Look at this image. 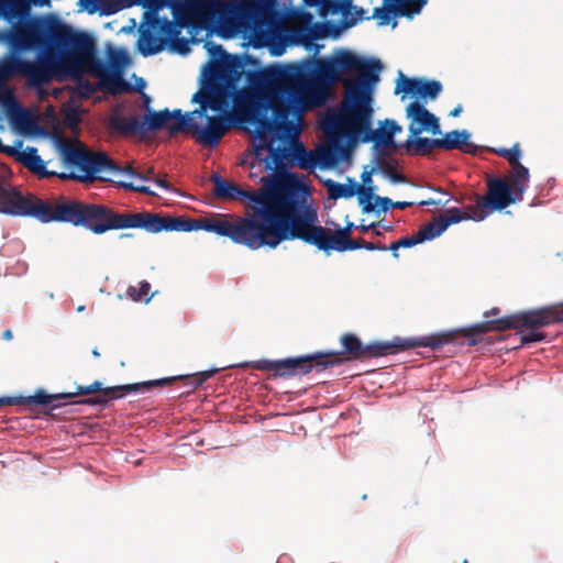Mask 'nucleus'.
I'll return each mask as SVG.
<instances>
[{
  "label": "nucleus",
  "mask_w": 563,
  "mask_h": 563,
  "mask_svg": "<svg viewBox=\"0 0 563 563\" xmlns=\"http://www.w3.org/2000/svg\"><path fill=\"white\" fill-rule=\"evenodd\" d=\"M399 80L406 84V87L401 88L400 84H398L396 93L405 90L413 97L434 99L442 91V84L439 80L409 79L401 71H399Z\"/></svg>",
  "instance_id": "nucleus-28"
},
{
  "label": "nucleus",
  "mask_w": 563,
  "mask_h": 563,
  "mask_svg": "<svg viewBox=\"0 0 563 563\" xmlns=\"http://www.w3.org/2000/svg\"><path fill=\"white\" fill-rule=\"evenodd\" d=\"M488 196L478 203L479 207L500 211L516 201L522 200L518 194L500 177L490 179L487 184Z\"/></svg>",
  "instance_id": "nucleus-23"
},
{
  "label": "nucleus",
  "mask_w": 563,
  "mask_h": 563,
  "mask_svg": "<svg viewBox=\"0 0 563 563\" xmlns=\"http://www.w3.org/2000/svg\"><path fill=\"white\" fill-rule=\"evenodd\" d=\"M394 201L388 197H375V211L376 214L380 212H387L390 208H393Z\"/></svg>",
  "instance_id": "nucleus-45"
},
{
  "label": "nucleus",
  "mask_w": 563,
  "mask_h": 563,
  "mask_svg": "<svg viewBox=\"0 0 563 563\" xmlns=\"http://www.w3.org/2000/svg\"><path fill=\"white\" fill-rule=\"evenodd\" d=\"M411 206H413V202H411V201H396V202H394L393 208L406 209Z\"/></svg>",
  "instance_id": "nucleus-58"
},
{
  "label": "nucleus",
  "mask_w": 563,
  "mask_h": 563,
  "mask_svg": "<svg viewBox=\"0 0 563 563\" xmlns=\"http://www.w3.org/2000/svg\"><path fill=\"white\" fill-rule=\"evenodd\" d=\"M90 203L71 200L55 207V222L70 223L88 229Z\"/></svg>",
  "instance_id": "nucleus-26"
},
{
  "label": "nucleus",
  "mask_w": 563,
  "mask_h": 563,
  "mask_svg": "<svg viewBox=\"0 0 563 563\" xmlns=\"http://www.w3.org/2000/svg\"><path fill=\"white\" fill-rule=\"evenodd\" d=\"M195 115H197L196 110L183 114L180 109L174 111L148 109L143 119L139 117L120 118L114 125L125 134L145 133L165 128L170 135H175L183 131L194 130L199 141V129L202 126L195 122Z\"/></svg>",
  "instance_id": "nucleus-10"
},
{
  "label": "nucleus",
  "mask_w": 563,
  "mask_h": 563,
  "mask_svg": "<svg viewBox=\"0 0 563 563\" xmlns=\"http://www.w3.org/2000/svg\"><path fill=\"white\" fill-rule=\"evenodd\" d=\"M342 358L338 353H317L313 355H303L298 357H287L283 360H261L254 364V367L261 371H274L278 376H295L298 374H308L312 369L322 372L329 367L338 366Z\"/></svg>",
  "instance_id": "nucleus-13"
},
{
  "label": "nucleus",
  "mask_w": 563,
  "mask_h": 563,
  "mask_svg": "<svg viewBox=\"0 0 563 563\" xmlns=\"http://www.w3.org/2000/svg\"><path fill=\"white\" fill-rule=\"evenodd\" d=\"M499 312L497 308L485 312L486 320L473 327L477 333H485L490 330L516 329L520 327L527 328L519 332L521 344L541 342L544 340V333L538 331L539 328L553 323L563 322V305L545 306L538 309L525 310L516 312L499 319H490Z\"/></svg>",
  "instance_id": "nucleus-8"
},
{
  "label": "nucleus",
  "mask_w": 563,
  "mask_h": 563,
  "mask_svg": "<svg viewBox=\"0 0 563 563\" xmlns=\"http://www.w3.org/2000/svg\"><path fill=\"white\" fill-rule=\"evenodd\" d=\"M353 67V59L308 57L297 63L268 67H242L240 59L228 66L227 75L201 82L191 101L199 104V118L207 124L199 129V143L216 147L228 129L227 115L241 109L243 122L253 126L258 141L273 132L287 133L306 110L322 107L331 97V87L341 80L342 70Z\"/></svg>",
  "instance_id": "nucleus-1"
},
{
  "label": "nucleus",
  "mask_w": 563,
  "mask_h": 563,
  "mask_svg": "<svg viewBox=\"0 0 563 563\" xmlns=\"http://www.w3.org/2000/svg\"><path fill=\"white\" fill-rule=\"evenodd\" d=\"M461 112H462V106H461V104H459L456 108H454V109L451 111L450 115H451V117H459Z\"/></svg>",
  "instance_id": "nucleus-62"
},
{
  "label": "nucleus",
  "mask_w": 563,
  "mask_h": 563,
  "mask_svg": "<svg viewBox=\"0 0 563 563\" xmlns=\"http://www.w3.org/2000/svg\"><path fill=\"white\" fill-rule=\"evenodd\" d=\"M143 212L119 213L104 205L90 203L88 229L95 234H103L109 230L142 229Z\"/></svg>",
  "instance_id": "nucleus-16"
},
{
  "label": "nucleus",
  "mask_w": 563,
  "mask_h": 563,
  "mask_svg": "<svg viewBox=\"0 0 563 563\" xmlns=\"http://www.w3.org/2000/svg\"><path fill=\"white\" fill-rule=\"evenodd\" d=\"M494 152L500 157L506 158L511 165L520 163L519 159L521 157V151L519 144H515L511 148H497L494 150Z\"/></svg>",
  "instance_id": "nucleus-42"
},
{
  "label": "nucleus",
  "mask_w": 563,
  "mask_h": 563,
  "mask_svg": "<svg viewBox=\"0 0 563 563\" xmlns=\"http://www.w3.org/2000/svg\"><path fill=\"white\" fill-rule=\"evenodd\" d=\"M137 29H139V25L136 23V20L135 19H130L129 25H125V26L121 27L120 32L121 33H125V34H132L135 31L137 32Z\"/></svg>",
  "instance_id": "nucleus-52"
},
{
  "label": "nucleus",
  "mask_w": 563,
  "mask_h": 563,
  "mask_svg": "<svg viewBox=\"0 0 563 563\" xmlns=\"http://www.w3.org/2000/svg\"><path fill=\"white\" fill-rule=\"evenodd\" d=\"M175 378L176 377H167V378L154 379V380L136 383V384H128V385L107 387V388H101V383L96 380L88 386H78L76 391H70L69 394H71V398H74L78 395H89V394L99 391L95 396H91L84 400L77 401V404L104 407L108 405V402L111 399L121 398L124 395V394H120V391L136 393L140 390H145V389L147 390L153 386L166 385V384L170 383L172 380H174Z\"/></svg>",
  "instance_id": "nucleus-17"
},
{
  "label": "nucleus",
  "mask_w": 563,
  "mask_h": 563,
  "mask_svg": "<svg viewBox=\"0 0 563 563\" xmlns=\"http://www.w3.org/2000/svg\"><path fill=\"white\" fill-rule=\"evenodd\" d=\"M317 220V209L312 206L308 187L303 183L297 184L283 230L277 239L278 244L283 241L301 240L323 252L358 250L360 241L349 238L355 228L353 222H347L332 236L327 228L316 224Z\"/></svg>",
  "instance_id": "nucleus-5"
},
{
  "label": "nucleus",
  "mask_w": 563,
  "mask_h": 563,
  "mask_svg": "<svg viewBox=\"0 0 563 563\" xmlns=\"http://www.w3.org/2000/svg\"><path fill=\"white\" fill-rule=\"evenodd\" d=\"M349 184H341L332 179H327L324 181V186L328 190V196L332 200H338L341 198H352L360 190V184H357L353 178H347Z\"/></svg>",
  "instance_id": "nucleus-33"
},
{
  "label": "nucleus",
  "mask_w": 563,
  "mask_h": 563,
  "mask_svg": "<svg viewBox=\"0 0 563 563\" xmlns=\"http://www.w3.org/2000/svg\"><path fill=\"white\" fill-rule=\"evenodd\" d=\"M167 9L172 18L161 15L143 35L137 36L135 49L143 57L155 56L165 49L188 54L195 38L181 36V31L189 27L195 16L208 13L212 7L207 0H174Z\"/></svg>",
  "instance_id": "nucleus-6"
},
{
  "label": "nucleus",
  "mask_w": 563,
  "mask_h": 563,
  "mask_svg": "<svg viewBox=\"0 0 563 563\" xmlns=\"http://www.w3.org/2000/svg\"><path fill=\"white\" fill-rule=\"evenodd\" d=\"M71 394L59 393L48 394L44 389H38L34 395L31 396H18V397H0L1 405H22V404H34L41 406H48L52 410L62 407L64 404L60 402L65 399H70Z\"/></svg>",
  "instance_id": "nucleus-27"
},
{
  "label": "nucleus",
  "mask_w": 563,
  "mask_h": 563,
  "mask_svg": "<svg viewBox=\"0 0 563 563\" xmlns=\"http://www.w3.org/2000/svg\"><path fill=\"white\" fill-rule=\"evenodd\" d=\"M341 343L344 353L353 354L356 357H362L364 355L375 357L383 356L386 355L388 351L391 349L405 351L413 346H427L432 350H438L442 345V341L435 336H422L410 339L396 338L393 341L374 342L367 345H363L360 339L351 333L342 335Z\"/></svg>",
  "instance_id": "nucleus-14"
},
{
  "label": "nucleus",
  "mask_w": 563,
  "mask_h": 563,
  "mask_svg": "<svg viewBox=\"0 0 563 563\" xmlns=\"http://www.w3.org/2000/svg\"><path fill=\"white\" fill-rule=\"evenodd\" d=\"M203 48L207 51L210 58L203 67L201 82H209L225 76L228 66L233 63L234 59H240L242 67L257 64V59L252 55L229 54L222 45L214 43L210 38H205Z\"/></svg>",
  "instance_id": "nucleus-18"
},
{
  "label": "nucleus",
  "mask_w": 563,
  "mask_h": 563,
  "mask_svg": "<svg viewBox=\"0 0 563 563\" xmlns=\"http://www.w3.org/2000/svg\"><path fill=\"white\" fill-rule=\"evenodd\" d=\"M471 132L467 130H453L446 132L442 139H440V148L452 151L460 150L463 153L475 155L479 146L471 142Z\"/></svg>",
  "instance_id": "nucleus-29"
},
{
  "label": "nucleus",
  "mask_w": 563,
  "mask_h": 563,
  "mask_svg": "<svg viewBox=\"0 0 563 563\" xmlns=\"http://www.w3.org/2000/svg\"><path fill=\"white\" fill-rule=\"evenodd\" d=\"M346 27H343V19L340 23H335L332 21L327 22H316L309 27H305L298 31L300 38V42L305 45L307 49L314 48L316 54L321 48V45L314 44L313 42L316 40L325 37V36H338L342 30H345Z\"/></svg>",
  "instance_id": "nucleus-25"
},
{
  "label": "nucleus",
  "mask_w": 563,
  "mask_h": 563,
  "mask_svg": "<svg viewBox=\"0 0 563 563\" xmlns=\"http://www.w3.org/2000/svg\"><path fill=\"white\" fill-rule=\"evenodd\" d=\"M13 338V333L10 329L5 330L3 333H2V339L5 340V341H10L12 340Z\"/></svg>",
  "instance_id": "nucleus-61"
},
{
  "label": "nucleus",
  "mask_w": 563,
  "mask_h": 563,
  "mask_svg": "<svg viewBox=\"0 0 563 563\" xmlns=\"http://www.w3.org/2000/svg\"><path fill=\"white\" fill-rule=\"evenodd\" d=\"M398 167V159L389 156L383 150L374 158V170L380 172L384 176Z\"/></svg>",
  "instance_id": "nucleus-36"
},
{
  "label": "nucleus",
  "mask_w": 563,
  "mask_h": 563,
  "mask_svg": "<svg viewBox=\"0 0 563 563\" xmlns=\"http://www.w3.org/2000/svg\"><path fill=\"white\" fill-rule=\"evenodd\" d=\"M358 249H364L367 251H389L388 246H386V245L376 244L373 242H365V241H360Z\"/></svg>",
  "instance_id": "nucleus-49"
},
{
  "label": "nucleus",
  "mask_w": 563,
  "mask_h": 563,
  "mask_svg": "<svg viewBox=\"0 0 563 563\" xmlns=\"http://www.w3.org/2000/svg\"><path fill=\"white\" fill-rule=\"evenodd\" d=\"M349 56L353 59V67L342 70L343 73H357L356 78L351 81L344 92L342 102V122L347 129L342 135L349 141V147L360 140L362 143L375 142L374 147L385 148L389 146L399 147L394 143L395 135L401 131L400 125L391 119L380 122V129L372 130L371 120L373 115V100L375 87L379 81V73L383 64L377 58H365L357 56L349 49L340 48L329 59H341Z\"/></svg>",
  "instance_id": "nucleus-3"
},
{
  "label": "nucleus",
  "mask_w": 563,
  "mask_h": 563,
  "mask_svg": "<svg viewBox=\"0 0 563 563\" xmlns=\"http://www.w3.org/2000/svg\"><path fill=\"white\" fill-rule=\"evenodd\" d=\"M197 230L229 238L232 242L251 250H257L262 246L272 249L277 246L271 243V238L262 233L261 228L256 225L255 217L240 218L235 222L225 219H195V231Z\"/></svg>",
  "instance_id": "nucleus-12"
},
{
  "label": "nucleus",
  "mask_w": 563,
  "mask_h": 563,
  "mask_svg": "<svg viewBox=\"0 0 563 563\" xmlns=\"http://www.w3.org/2000/svg\"><path fill=\"white\" fill-rule=\"evenodd\" d=\"M411 3H415V7L411 9L407 8V13L404 16L408 19H413L415 15L419 14L422 8L427 4V0H415Z\"/></svg>",
  "instance_id": "nucleus-47"
},
{
  "label": "nucleus",
  "mask_w": 563,
  "mask_h": 563,
  "mask_svg": "<svg viewBox=\"0 0 563 563\" xmlns=\"http://www.w3.org/2000/svg\"><path fill=\"white\" fill-rule=\"evenodd\" d=\"M134 77H135V86L134 87L131 86L130 90L134 89L135 91L142 92L146 86V82L141 77H136V76H134Z\"/></svg>",
  "instance_id": "nucleus-56"
},
{
  "label": "nucleus",
  "mask_w": 563,
  "mask_h": 563,
  "mask_svg": "<svg viewBox=\"0 0 563 563\" xmlns=\"http://www.w3.org/2000/svg\"><path fill=\"white\" fill-rule=\"evenodd\" d=\"M356 195L363 213H371L375 211V205L372 203V200H375L376 196L374 195V189L372 187H363L360 185V190Z\"/></svg>",
  "instance_id": "nucleus-38"
},
{
  "label": "nucleus",
  "mask_w": 563,
  "mask_h": 563,
  "mask_svg": "<svg viewBox=\"0 0 563 563\" xmlns=\"http://www.w3.org/2000/svg\"><path fill=\"white\" fill-rule=\"evenodd\" d=\"M212 10L195 16L187 29L191 44L203 43L198 34L206 31V38L217 35L231 40L242 34L254 48L269 46L284 9L279 0H207Z\"/></svg>",
  "instance_id": "nucleus-2"
},
{
  "label": "nucleus",
  "mask_w": 563,
  "mask_h": 563,
  "mask_svg": "<svg viewBox=\"0 0 563 563\" xmlns=\"http://www.w3.org/2000/svg\"><path fill=\"white\" fill-rule=\"evenodd\" d=\"M283 133L273 132L268 135L267 141H258L257 145L273 144V147H286L288 150V156L284 159V169L278 170L276 175L285 183L299 184L300 181L286 180L287 168L289 165H296L301 169H314L320 168H333L340 162L350 157L349 141L341 134L334 135L331 139V145L329 147L321 148L318 153L308 151L303 144L299 141L292 145H288L285 142L275 144L276 140Z\"/></svg>",
  "instance_id": "nucleus-9"
},
{
  "label": "nucleus",
  "mask_w": 563,
  "mask_h": 563,
  "mask_svg": "<svg viewBox=\"0 0 563 563\" xmlns=\"http://www.w3.org/2000/svg\"><path fill=\"white\" fill-rule=\"evenodd\" d=\"M448 228V223L441 217L421 228L419 230V233L421 235L422 241L424 242L440 236Z\"/></svg>",
  "instance_id": "nucleus-35"
},
{
  "label": "nucleus",
  "mask_w": 563,
  "mask_h": 563,
  "mask_svg": "<svg viewBox=\"0 0 563 563\" xmlns=\"http://www.w3.org/2000/svg\"><path fill=\"white\" fill-rule=\"evenodd\" d=\"M227 366H224L225 368ZM228 367H233V365H229ZM221 369H223V367H221ZM220 371V368H211V369H208V371H203V372H200L197 374V383L196 385H201L202 383H205L207 379L211 378L216 373H218Z\"/></svg>",
  "instance_id": "nucleus-48"
},
{
  "label": "nucleus",
  "mask_w": 563,
  "mask_h": 563,
  "mask_svg": "<svg viewBox=\"0 0 563 563\" xmlns=\"http://www.w3.org/2000/svg\"><path fill=\"white\" fill-rule=\"evenodd\" d=\"M66 164L77 167L82 174H57L62 179H78L81 181L113 180L115 176L123 175L124 170L115 164L104 152L89 153L78 150L69 144L59 147Z\"/></svg>",
  "instance_id": "nucleus-11"
},
{
  "label": "nucleus",
  "mask_w": 563,
  "mask_h": 563,
  "mask_svg": "<svg viewBox=\"0 0 563 563\" xmlns=\"http://www.w3.org/2000/svg\"><path fill=\"white\" fill-rule=\"evenodd\" d=\"M10 95L11 92L7 95L9 98L8 101L3 100L8 110L9 120L18 130H23L27 128L32 121L30 112L18 101L12 99Z\"/></svg>",
  "instance_id": "nucleus-32"
},
{
  "label": "nucleus",
  "mask_w": 563,
  "mask_h": 563,
  "mask_svg": "<svg viewBox=\"0 0 563 563\" xmlns=\"http://www.w3.org/2000/svg\"><path fill=\"white\" fill-rule=\"evenodd\" d=\"M379 225H380V222H377V223L373 222V223H369V224L361 223L357 228L360 229L361 232L366 233L369 230L375 229V228H377Z\"/></svg>",
  "instance_id": "nucleus-57"
},
{
  "label": "nucleus",
  "mask_w": 563,
  "mask_h": 563,
  "mask_svg": "<svg viewBox=\"0 0 563 563\" xmlns=\"http://www.w3.org/2000/svg\"><path fill=\"white\" fill-rule=\"evenodd\" d=\"M346 9H349V12L346 13L347 14L346 20L351 21V20L355 19V22L352 24V26H354L360 20H362L365 11L362 8H357L356 5H354L352 3V0L350 1L349 5H346Z\"/></svg>",
  "instance_id": "nucleus-46"
},
{
  "label": "nucleus",
  "mask_w": 563,
  "mask_h": 563,
  "mask_svg": "<svg viewBox=\"0 0 563 563\" xmlns=\"http://www.w3.org/2000/svg\"><path fill=\"white\" fill-rule=\"evenodd\" d=\"M143 181L144 180H140V179H134L133 181H126V180H123V179H118L117 184L120 187L124 188V189H129V190L142 192V194H146V195H150V196H155L156 194L151 189V187L144 186V185L141 184Z\"/></svg>",
  "instance_id": "nucleus-41"
},
{
  "label": "nucleus",
  "mask_w": 563,
  "mask_h": 563,
  "mask_svg": "<svg viewBox=\"0 0 563 563\" xmlns=\"http://www.w3.org/2000/svg\"><path fill=\"white\" fill-rule=\"evenodd\" d=\"M150 290V283L143 280L140 283L139 288L134 286H129L126 289V296L131 298L133 301H142L144 299L145 302H148L151 300V297L147 296Z\"/></svg>",
  "instance_id": "nucleus-39"
},
{
  "label": "nucleus",
  "mask_w": 563,
  "mask_h": 563,
  "mask_svg": "<svg viewBox=\"0 0 563 563\" xmlns=\"http://www.w3.org/2000/svg\"><path fill=\"white\" fill-rule=\"evenodd\" d=\"M408 155L427 156L434 148H440V139L422 137L409 133L408 139L401 144Z\"/></svg>",
  "instance_id": "nucleus-31"
},
{
  "label": "nucleus",
  "mask_w": 563,
  "mask_h": 563,
  "mask_svg": "<svg viewBox=\"0 0 563 563\" xmlns=\"http://www.w3.org/2000/svg\"><path fill=\"white\" fill-rule=\"evenodd\" d=\"M76 36L84 37L86 42H88V55L81 65L82 73L79 77H68L76 82V87L74 89L75 95L80 98H89L92 93H95L98 89H102L101 85H95L87 79H84L85 74H99L104 69V63L98 58V46L93 35L81 32Z\"/></svg>",
  "instance_id": "nucleus-19"
},
{
  "label": "nucleus",
  "mask_w": 563,
  "mask_h": 563,
  "mask_svg": "<svg viewBox=\"0 0 563 563\" xmlns=\"http://www.w3.org/2000/svg\"><path fill=\"white\" fill-rule=\"evenodd\" d=\"M380 225H382V227H383V229H384V230H386V231H390V230H393V225H391V224H382V223H380Z\"/></svg>",
  "instance_id": "nucleus-63"
},
{
  "label": "nucleus",
  "mask_w": 563,
  "mask_h": 563,
  "mask_svg": "<svg viewBox=\"0 0 563 563\" xmlns=\"http://www.w3.org/2000/svg\"><path fill=\"white\" fill-rule=\"evenodd\" d=\"M0 213L14 217H31L42 223L55 222V208L43 200L31 201L20 191L0 183Z\"/></svg>",
  "instance_id": "nucleus-15"
},
{
  "label": "nucleus",
  "mask_w": 563,
  "mask_h": 563,
  "mask_svg": "<svg viewBox=\"0 0 563 563\" xmlns=\"http://www.w3.org/2000/svg\"><path fill=\"white\" fill-rule=\"evenodd\" d=\"M258 163H260L258 157L255 155V159L251 164V172H250V177L251 178H254V177L258 176L257 170H255V169L261 170L262 167L265 168V164L264 163H262L261 167H260Z\"/></svg>",
  "instance_id": "nucleus-53"
},
{
  "label": "nucleus",
  "mask_w": 563,
  "mask_h": 563,
  "mask_svg": "<svg viewBox=\"0 0 563 563\" xmlns=\"http://www.w3.org/2000/svg\"><path fill=\"white\" fill-rule=\"evenodd\" d=\"M286 147H273V144L256 145L258 165L265 164L266 176L260 178L263 189L247 191L225 181L220 174L212 176L214 195L223 199H245L253 203L256 225L263 234L271 238L273 245H278V235L283 230L286 216L297 184L283 181L276 173L284 169V159L288 156Z\"/></svg>",
  "instance_id": "nucleus-4"
},
{
  "label": "nucleus",
  "mask_w": 563,
  "mask_h": 563,
  "mask_svg": "<svg viewBox=\"0 0 563 563\" xmlns=\"http://www.w3.org/2000/svg\"><path fill=\"white\" fill-rule=\"evenodd\" d=\"M120 168L122 169V167H120ZM123 170H124V174L115 176L112 181L117 183L118 179H123L126 181H133L134 179L148 180L147 177L139 174L133 168H123Z\"/></svg>",
  "instance_id": "nucleus-44"
},
{
  "label": "nucleus",
  "mask_w": 563,
  "mask_h": 563,
  "mask_svg": "<svg viewBox=\"0 0 563 563\" xmlns=\"http://www.w3.org/2000/svg\"><path fill=\"white\" fill-rule=\"evenodd\" d=\"M373 18L378 20V25L380 26L389 24L394 19L390 8L384 3L383 7L374 9Z\"/></svg>",
  "instance_id": "nucleus-43"
},
{
  "label": "nucleus",
  "mask_w": 563,
  "mask_h": 563,
  "mask_svg": "<svg viewBox=\"0 0 563 563\" xmlns=\"http://www.w3.org/2000/svg\"><path fill=\"white\" fill-rule=\"evenodd\" d=\"M439 202H440V201H437V200H434V199L430 198V199H428V200H422V201H420L418 205H419V206H431V205H437V203H439Z\"/></svg>",
  "instance_id": "nucleus-60"
},
{
  "label": "nucleus",
  "mask_w": 563,
  "mask_h": 563,
  "mask_svg": "<svg viewBox=\"0 0 563 563\" xmlns=\"http://www.w3.org/2000/svg\"><path fill=\"white\" fill-rule=\"evenodd\" d=\"M142 230L148 233L162 231L191 232L195 231V219L161 217L158 213L144 211Z\"/></svg>",
  "instance_id": "nucleus-24"
},
{
  "label": "nucleus",
  "mask_w": 563,
  "mask_h": 563,
  "mask_svg": "<svg viewBox=\"0 0 563 563\" xmlns=\"http://www.w3.org/2000/svg\"><path fill=\"white\" fill-rule=\"evenodd\" d=\"M406 113L410 120L409 133L413 135H421L422 132H430L432 135L441 134L439 118L429 112L420 102L409 103Z\"/></svg>",
  "instance_id": "nucleus-22"
},
{
  "label": "nucleus",
  "mask_w": 563,
  "mask_h": 563,
  "mask_svg": "<svg viewBox=\"0 0 563 563\" xmlns=\"http://www.w3.org/2000/svg\"><path fill=\"white\" fill-rule=\"evenodd\" d=\"M422 242L423 241L418 231L415 235L405 236V238L399 239L398 241L394 242L390 246H388V249H389V251L393 252V256L397 258L399 256V254H398L399 247H412Z\"/></svg>",
  "instance_id": "nucleus-40"
},
{
  "label": "nucleus",
  "mask_w": 563,
  "mask_h": 563,
  "mask_svg": "<svg viewBox=\"0 0 563 563\" xmlns=\"http://www.w3.org/2000/svg\"><path fill=\"white\" fill-rule=\"evenodd\" d=\"M385 177L388 178L391 184H401L406 181V177L396 170L388 173Z\"/></svg>",
  "instance_id": "nucleus-51"
},
{
  "label": "nucleus",
  "mask_w": 563,
  "mask_h": 563,
  "mask_svg": "<svg viewBox=\"0 0 563 563\" xmlns=\"http://www.w3.org/2000/svg\"><path fill=\"white\" fill-rule=\"evenodd\" d=\"M65 120L69 126H74L79 123L80 117H79V113L73 109L66 113Z\"/></svg>",
  "instance_id": "nucleus-50"
},
{
  "label": "nucleus",
  "mask_w": 563,
  "mask_h": 563,
  "mask_svg": "<svg viewBox=\"0 0 563 563\" xmlns=\"http://www.w3.org/2000/svg\"><path fill=\"white\" fill-rule=\"evenodd\" d=\"M174 0H121L119 5L110 9H101L102 14H112L121 9H128L134 5L142 7L143 13L139 24L137 34L143 35L152 24L162 15L161 12L166 9Z\"/></svg>",
  "instance_id": "nucleus-21"
},
{
  "label": "nucleus",
  "mask_w": 563,
  "mask_h": 563,
  "mask_svg": "<svg viewBox=\"0 0 563 563\" xmlns=\"http://www.w3.org/2000/svg\"><path fill=\"white\" fill-rule=\"evenodd\" d=\"M154 184H155L157 187H159V188H162V189H164V190H166V191H168V192H175V189H174V188L172 187V185H170L168 181H166L165 179L156 178V179L154 180Z\"/></svg>",
  "instance_id": "nucleus-54"
},
{
  "label": "nucleus",
  "mask_w": 563,
  "mask_h": 563,
  "mask_svg": "<svg viewBox=\"0 0 563 563\" xmlns=\"http://www.w3.org/2000/svg\"><path fill=\"white\" fill-rule=\"evenodd\" d=\"M303 7H318L319 13L321 16L325 18L327 15H336L342 14L343 16V27H352V24L355 22L354 20L347 21V12L346 9V0H302Z\"/></svg>",
  "instance_id": "nucleus-30"
},
{
  "label": "nucleus",
  "mask_w": 563,
  "mask_h": 563,
  "mask_svg": "<svg viewBox=\"0 0 563 563\" xmlns=\"http://www.w3.org/2000/svg\"><path fill=\"white\" fill-rule=\"evenodd\" d=\"M487 217V213L485 214H477L474 213L473 216H470L467 213H463L459 208H451L448 209L445 214L442 217L445 222L448 223V227L451 224H456L463 220L472 219L474 221H482Z\"/></svg>",
  "instance_id": "nucleus-37"
},
{
  "label": "nucleus",
  "mask_w": 563,
  "mask_h": 563,
  "mask_svg": "<svg viewBox=\"0 0 563 563\" xmlns=\"http://www.w3.org/2000/svg\"><path fill=\"white\" fill-rule=\"evenodd\" d=\"M529 169L521 163L512 165L510 172L511 187L521 199L529 187Z\"/></svg>",
  "instance_id": "nucleus-34"
},
{
  "label": "nucleus",
  "mask_w": 563,
  "mask_h": 563,
  "mask_svg": "<svg viewBox=\"0 0 563 563\" xmlns=\"http://www.w3.org/2000/svg\"><path fill=\"white\" fill-rule=\"evenodd\" d=\"M143 101H144V107H145L146 111H148V109H152L151 108L152 99L148 95L143 93Z\"/></svg>",
  "instance_id": "nucleus-59"
},
{
  "label": "nucleus",
  "mask_w": 563,
  "mask_h": 563,
  "mask_svg": "<svg viewBox=\"0 0 563 563\" xmlns=\"http://www.w3.org/2000/svg\"><path fill=\"white\" fill-rule=\"evenodd\" d=\"M49 0H0V20L10 24L9 30L26 36H41L56 32L58 35H77L82 31L76 30L53 14L33 15L31 5L43 7Z\"/></svg>",
  "instance_id": "nucleus-7"
},
{
  "label": "nucleus",
  "mask_w": 563,
  "mask_h": 563,
  "mask_svg": "<svg viewBox=\"0 0 563 563\" xmlns=\"http://www.w3.org/2000/svg\"><path fill=\"white\" fill-rule=\"evenodd\" d=\"M92 354H93V356H96V357H98V356L100 355L97 349H95V350L92 351Z\"/></svg>",
  "instance_id": "nucleus-64"
},
{
  "label": "nucleus",
  "mask_w": 563,
  "mask_h": 563,
  "mask_svg": "<svg viewBox=\"0 0 563 563\" xmlns=\"http://www.w3.org/2000/svg\"><path fill=\"white\" fill-rule=\"evenodd\" d=\"M111 73L100 79V85L109 93L130 91L131 85L124 80L123 71L129 66L131 58L124 48H113L108 55Z\"/></svg>",
  "instance_id": "nucleus-20"
},
{
  "label": "nucleus",
  "mask_w": 563,
  "mask_h": 563,
  "mask_svg": "<svg viewBox=\"0 0 563 563\" xmlns=\"http://www.w3.org/2000/svg\"><path fill=\"white\" fill-rule=\"evenodd\" d=\"M377 170H374V167L367 172V170H364L361 175V179H362V183H363V187H365L366 185L371 184L372 183V175L374 173H376Z\"/></svg>",
  "instance_id": "nucleus-55"
}]
</instances>
